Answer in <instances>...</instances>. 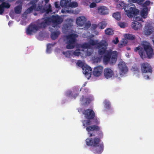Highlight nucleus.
I'll return each mask as SVG.
<instances>
[{"instance_id":"f257e3e1","label":"nucleus","mask_w":154,"mask_h":154,"mask_svg":"<svg viewBox=\"0 0 154 154\" xmlns=\"http://www.w3.org/2000/svg\"><path fill=\"white\" fill-rule=\"evenodd\" d=\"M91 120L87 119L83 120L82 121L83 125L84 128H86V130L90 137L95 136L97 133V137L99 138H87L86 140V144L95 148L94 150L95 154H101L103 150L104 146L103 143H100L101 140L99 138L103 137V134L100 127L97 125H91L92 122Z\"/></svg>"},{"instance_id":"f03ea898","label":"nucleus","mask_w":154,"mask_h":154,"mask_svg":"<svg viewBox=\"0 0 154 154\" xmlns=\"http://www.w3.org/2000/svg\"><path fill=\"white\" fill-rule=\"evenodd\" d=\"M88 43L90 47L91 46H96L98 49V53L99 55H102L105 54L103 58V61L105 64L109 63L112 65L116 63L118 57V52L116 51H107L108 44L106 41L102 40L99 42L98 40L91 39Z\"/></svg>"},{"instance_id":"7ed1b4c3","label":"nucleus","mask_w":154,"mask_h":154,"mask_svg":"<svg viewBox=\"0 0 154 154\" xmlns=\"http://www.w3.org/2000/svg\"><path fill=\"white\" fill-rule=\"evenodd\" d=\"M116 8L118 9H124L126 15L129 18L137 16L139 13L138 9L136 8L135 5L132 3L126 4L124 2H119L117 5Z\"/></svg>"},{"instance_id":"20e7f679","label":"nucleus","mask_w":154,"mask_h":154,"mask_svg":"<svg viewBox=\"0 0 154 154\" xmlns=\"http://www.w3.org/2000/svg\"><path fill=\"white\" fill-rule=\"evenodd\" d=\"M142 45L143 48L140 46H138L134 48V51L137 52L139 50V54L142 59L145 57V51L146 52L148 57L149 58H151L154 54L153 49L150 44L149 43L145 42L142 44Z\"/></svg>"},{"instance_id":"39448f33","label":"nucleus","mask_w":154,"mask_h":154,"mask_svg":"<svg viewBox=\"0 0 154 154\" xmlns=\"http://www.w3.org/2000/svg\"><path fill=\"white\" fill-rule=\"evenodd\" d=\"M49 23H51V16L44 18V22L39 23L37 24H31L28 27L26 30L28 35H31L33 33H35L40 29L45 28L47 25Z\"/></svg>"},{"instance_id":"423d86ee","label":"nucleus","mask_w":154,"mask_h":154,"mask_svg":"<svg viewBox=\"0 0 154 154\" xmlns=\"http://www.w3.org/2000/svg\"><path fill=\"white\" fill-rule=\"evenodd\" d=\"M82 113L86 119H93L94 124L98 125L100 123L97 118L95 117V113L92 109H88L84 110L82 112Z\"/></svg>"},{"instance_id":"0eeeda50","label":"nucleus","mask_w":154,"mask_h":154,"mask_svg":"<svg viewBox=\"0 0 154 154\" xmlns=\"http://www.w3.org/2000/svg\"><path fill=\"white\" fill-rule=\"evenodd\" d=\"M78 35L75 33H72L66 36L67 40L66 48L68 49H72L75 47L76 38Z\"/></svg>"},{"instance_id":"6e6552de","label":"nucleus","mask_w":154,"mask_h":154,"mask_svg":"<svg viewBox=\"0 0 154 154\" xmlns=\"http://www.w3.org/2000/svg\"><path fill=\"white\" fill-rule=\"evenodd\" d=\"M51 23L53 27H57L63 22V18L58 15H53L51 16Z\"/></svg>"},{"instance_id":"1a4fd4ad","label":"nucleus","mask_w":154,"mask_h":154,"mask_svg":"<svg viewBox=\"0 0 154 154\" xmlns=\"http://www.w3.org/2000/svg\"><path fill=\"white\" fill-rule=\"evenodd\" d=\"M141 70L142 73H152V69L149 64L146 62L140 64Z\"/></svg>"},{"instance_id":"9d476101","label":"nucleus","mask_w":154,"mask_h":154,"mask_svg":"<svg viewBox=\"0 0 154 154\" xmlns=\"http://www.w3.org/2000/svg\"><path fill=\"white\" fill-rule=\"evenodd\" d=\"M104 76L107 79H109L114 76L115 74L113 70L111 68L107 67L105 68L103 71Z\"/></svg>"},{"instance_id":"9b49d317","label":"nucleus","mask_w":154,"mask_h":154,"mask_svg":"<svg viewBox=\"0 0 154 154\" xmlns=\"http://www.w3.org/2000/svg\"><path fill=\"white\" fill-rule=\"evenodd\" d=\"M118 66L119 70L122 73L125 74L128 72V68L125 62H120L119 63Z\"/></svg>"},{"instance_id":"f8f14e48","label":"nucleus","mask_w":154,"mask_h":154,"mask_svg":"<svg viewBox=\"0 0 154 154\" xmlns=\"http://www.w3.org/2000/svg\"><path fill=\"white\" fill-rule=\"evenodd\" d=\"M98 13L100 15H104L109 13V11L107 8L104 6H99L97 8Z\"/></svg>"},{"instance_id":"ddd939ff","label":"nucleus","mask_w":154,"mask_h":154,"mask_svg":"<svg viewBox=\"0 0 154 154\" xmlns=\"http://www.w3.org/2000/svg\"><path fill=\"white\" fill-rule=\"evenodd\" d=\"M103 67L101 66H98L94 68L93 71V75L95 76H100L102 72Z\"/></svg>"},{"instance_id":"4468645a","label":"nucleus","mask_w":154,"mask_h":154,"mask_svg":"<svg viewBox=\"0 0 154 154\" xmlns=\"http://www.w3.org/2000/svg\"><path fill=\"white\" fill-rule=\"evenodd\" d=\"M86 21V18L85 17H80L76 19V23L78 26H82L85 23Z\"/></svg>"},{"instance_id":"2eb2a0df","label":"nucleus","mask_w":154,"mask_h":154,"mask_svg":"<svg viewBox=\"0 0 154 154\" xmlns=\"http://www.w3.org/2000/svg\"><path fill=\"white\" fill-rule=\"evenodd\" d=\"M83 72L86 75H89L90 76L92 71L91 68L89 66L85 65L82 68Z\"/></svg>"},{"instance_id":"dca6fc26","label":"nucleus","mask_w":154,"mask_h":154,"mask_svg":"<svg viewBox=\"0 0 154 154\" xmlns=\"http://www.w3.org/2000/svg\"><path fill=\"white\" fill-rule=\"evenodd\" d=\"M10 5L8 3L3 2L0 5V14H2L4 11V8H8L10 7Z\"/></svg>"},{"instance_id":"f3484780","label":"nucleus","mask_w":154,"mask_h":154,"mask_svg":"<svg viewBox=\"0 0 154 154\" xmlns=\"http://www.w3.org/2000/svg\"><path fill=\"white\" fill-rule=\"evenodd\" d=\"M131 27L134 29L137 30L140 28L142 27V25L140 23L135 21L132 23Z\"/></svg>"},{"instance_id":"a211bd4d","label":"nucleus","mask_w":154,"mask_h":154,"mask_svg":"<svg viewBox=\"0 0 154 154\" xmlns=\"http://www.w3.org/2000/svg\"><path fill=\"white\" fill-rule=\"evenodd\" d=\"M71 2V0H61L60 2V5L62 7H69Z\"/></svg>"},{"instance_id":"6ab92c4d","label":"nucleus","mask_w":154,"mask_h":154,"mask_svg":"<svg viewBox=\"0 0 154 154\" xmlns=\"http://www.w3.org/2000/svg\"><path fill=\"white\" fill-rule=\"evenodd\" d=\"M148 13V8L147 7H145L140 12L141 16L144 18L147 17Z\"/></svg>"},{"instance_id":"aec40b11","label":"nucleus","mask_w":154,"mask_h":154,"mask_svg":"<svg viewBox=\"0 0 154 154\" xmlns=\"http://www.w3.org/2000/svg\"><path fill=\"white\" fill-rule=\"evenodd\" d=\"M66 22L67 23L64 26V27L69 28L73 26V21L72 19L70 18L66 20Z\"/></svg>"},{"instance_id":"412c9836","label":"nucleus","mask_w":154,"mask_h":154,"mask_svg":"<svg viewBox=\"0 0 154 154\" xmlns=\"http://www.w3.org/2000/svg\"><path fill=\"white\" fill-rule=\"evenodd\" d=\"M152 30L151 26L147 25L146 26L144 30L145 34L147 35H150L152 33Z\"/></svg>"},{"instance_id":"4be33fe9","label":"nucleus","mask_w":154,"mask_h":154,"mask_svg":"<svg viewBox=\"0 0 154 154\" xmlns=\"http://www.w3.org/2000/svg\"><path fill=\"white\" fill-rule=\"evenodd\" d=\"M60 33V32L59 31L52 32L51 35V39L53 40L56 39L58 37Z\"/></svg>"},{"instance_id":"5701e85b","label":"nucleus","mask_w":154,"mask_h":154,"mask_svg":"<svg viewBox=\"0 0 154 154\" xmlns=\"http://www.w3.org/2000/svg\"><path fill=\"white\" fill-rule=\"evenodd\" d=\"M107 23L106 21H102L98 24V27L100 29H104L106 26Z\"/></svg>"},{"instance_id":"b1692460","label":"nucleus","mask_w":154,"mask_h":154,"mask_svg":"<svg viewBox=\"0 0 154 154\" xmlns=\"http://www.w3.org/2000/svg\"><path fill=\"white\" fill-rule=\"evenodd\" d=\"M84 100V97L83 95H82L80 99L81 101L82 102L85 101V104H89L91 101V99L89 97L86 98Z\"/></svg>"},{"instance_id":"393cba45","label":"nucleus","mask_w":154,"mask_h":154,"mask_svg":"<svg viewBox=\"0 0 154 154\" xmlns=\"http://www.w3.org/2000/svg\"><path fill=\"white\" fill-rule=\"evenodd\" d=\"M112 17L116 20H119L121 18V13L119 12L114 13L112 14Z\"/></svg>"},{"instance_id":"a878e982","label":"nucleus","mask_w":154,"mask_h":154,"mask_svg":"<svg viewBox=\"0 0 154 154\" xmlns=\"http://www.w3.org/2000/svg\"><path fill=\"white\" fill-rule=\"evenodd\" d=\"M22 9V6L18 5L14 8V11L16 14H19L20 13Z\"/></svg>"},{"instance_id":"bb28decb","label":"nucleus","mask_w":154,"mask_h":154,"mask_svg":"<svg viewBox=\"0 0 154 154\" xmlns=\"http://www.w3.org/2000/svg\"><path fill=\"white\" fill-rule=\"evenodd\" d=\"M124 37L130 40H133L135 38L134 36L130 34H125Z\"/></svg>"},{"instance_id":"cd10ccee","label":"nucleus","mask_w":154,"mask_h":154,"mask_svg":"<svg viewBox=\"0 0 154 154\" xmlns=\"http://www.w3.org/2000/svg\"><path fill=\"white\" fill-rule=\"evenodd\" d=\"M105 33L107 35H111L113 34V31L110 28H108L105 31Z\"/></svg>"},{"instance_id":"c85d7f7f","label":"nucleus","mask_w":154,"mask_h":154,"mask_svg":"<svg viewBox=\"0 0 154 154\" xmlns=\"http://www.w3.org/2000/svg\"><path fill=\"white\" fill-rule=\"evenodd\" d=\"M105 107L107 109H109L110 108L111 104L110 102L107 100H105L104 102Z\"/></svg>"},{"instance_id":"c756f323","label":"nucleus","mask_w":154,"mask_h":154,"mask_svg":"<svg viewBox=\"0 0 154 154\" xmlns=\"http://www.w3.org/2000/svg\"><path fill=\"white\" fill-rule=\"evenodd\" d=\"M78 6V3L75 2H70L69 3V7H71L72 8H76Z\"/></svg>"},{"instance_id":"7c9ffc66","label":"nucleus","mask_w":154,"mask_h":154,"mask_svg":"<svg viewBox=\"0 0 154 154\" xmlns=\"http://www.w3.org/2000/svg\"><path fill=\"white\" fill-rule=\"evenodd\" d=\"M52 11L51 5L50 4H49L48 6V8L45 10V12L46 13L48 14L50 12H52Z\"/></svg>"},{"instance_id":"2f4dec72","label":"nucleus","mask_w":154,"mask_h":154,"mask_svg":"<svg viewBox=\"0 0 154 154\" xmlns=\"http://www.w3.org/2000/svg\"><path fill=\"white\" fill-rule=\"evenodd\" d=\"M81 47L83 48H88L90 47V45L88 43H84L82 45Z\"/></svg>"},{"instance_id":"473e14b6","label":"nucleus","mask_w":154,"mask_h":154,"mask_svg":"<svg viewBox=\"0 0 154 154\" xmlns=\"http://www.w3.org/2000/svg\"><path fill=\"white\" fill-rule=\"evenodd\" d=\"M118 25L120 27L122 28H125L126 27V23L124 22H119L118 23Z\"/></svg>"},{"instance_id":"72a5a7b5","label":"nucleus","mask_w":154,"mask_h":154,"mask_svg":"<svg viewBox=\"0 0 154 154\" xmlns=\"http://www.w3.org/2000/svg\"><path fill=\"white\" fill-rule=\"evenodd\" d=\"M79 51L80 49H78L73 51L72 54L75 56H79L81 54V53Z\"/></svg>"},{"instance_id":"f704fd0d","label":"nucleus","mask_w":154,"mask_h":154,"mask_svg":"<svg viewBox=\"0 0 154 154\" xmlns=\"http://www.w3.org/2000/svg\"><path fill=\"white\" fill-rule=\"evenodd\" d=\"M76 64L78 66L81 67L82 69L83 68V67H84L85 66L84 65V63L80 60L78 61L77 62Z\"/></svg>"},{"instance_id":"c9c22d12","label":"nucleus","mask_w":154,"mask_h":154,"mask_svg":"<svg viewBox=\"0 0 154 154\" xmlns=\"http://www.w3.org/2000/svg\"><path fill=\"white\" fill-rule=\"evenodd\" d=\"M62 53L63 54L65 55L66 57H70L71 55V52L70 51H67L66 52L63 51Z\"/></svg>"},{"instance_id":"e433bc0d","label":"nucleus","mask_w":154,"mask_h":154,"mask_svg":"<svg viewBox=\"0 0 154 154\" xmlns=\"http://www.w3.org/2000/svg\"><path fill=\"white\" fill-rule=\"evenodd\" d=\"M132 70L134 71L137 72H139L140 70L139 68L136 66H133L132 68Z\"/></svg>"},{"instance_id":"4c0bfd02","label":"nucleus","mask_w":154,"mask_h":154,"mask_svg":"<svg viewBox=\"0 0 154 154\" xmlns=\"http://www.w3.org/2000/svg\"><path fill=\"white\" fill-rule=\"evenodd\" d=\"M52 45V44H48L47 47V49L46 51L47 53H50L51 52V46Z\"/></svg>"},{"instance_id":"58836bf2","label":"nucleus","mask_w":154,"mask_h":154,"mask_svg":"<svg viewBox=\"0 0 154 154\" xmlns=\"http://www.w3.org/2000/svg\"><path fill=\"white\" fill-rule=\"evenodd\" d=\"M150 2L149 1H146L143 4V6L145 7H147V6H148L150 5Z\"/></svg>"},{"instance_id":"ea45409f","label":"nucleus","mask_w":154,"mask_h":154,"mask_svg":"<svg viewBox=\"0 0 154 154\" xmlns=\"http://www.w3.org/2000/svg\"><path fill=\"white\" fill-rule=\"evenodd\" d=\"M66 95L68 97H71L72 96V93L71 91H69L66 92Z\"/></svg>"},{"instance_id":"a19ab883","label":"nucleus","mask_w":154,"mask_h":154,"mask_svg":"<svg viewBox=\"0 0 154 154\" xmlns=\"http://www.w3.org/2000/svg\"><path fill=\"white\" fill-rule=\"evenodd\" d=\"M119 42L118 40V37H116L115 40H113L112 41V42L115 44H117Z\"/></svg>"},{"instance_id":"79ce46f5","label":"nucleus","mask_w":154,"mask_h":154,"mask_svg":"<svg viewBox=\"0 0 154 154\" xmlns=\"http://www.w3.org/2000/svg\"><path fill=\"white\" fill-rule=\"evenodd\" d=\"M92 53L93 51L91 50L90 51L88 50L86 52V54L88 56H91L92 54Z\"/></svg>"},{"instance_id":"37998d69","label":"nucleus","mask_w":154,"mask_h":154,"mask_svg":"<svg viewBox=\"0 0 154 154\" xmlns=\"http://www.w3.org/2000/svg\"><path fill=\"white\" fill-rule=\"evenodd\" d=\"M98 27V24H93L91 27V29L92 30H95Z\"/></svg>"},{"instance_id":"c03bdc74","label":"nucleus","mask_w":154,"mask_h":154,"mask_svg":"<svg viewBox=\"0 0 154 154\" xmlns=\"http://www.w3.org/2000/svg\"><path fill=\"white\" fill-rule=\"evenodd\" d=\"M96 4L94 2H92L91 3L90 5V8H94L96 6Z\"/></svg>"},{"instance_id":"a18cd8bd","label":"nucleus","mask_w":154,"mask_h":154,"mask_svg":"<svg viewBox=\"0 0 154 154\" xmlns=\"http://www.w3.org/2000/svg\"><path fill=\"white\" fill-rule=\"evenodd\" d=\"M91 23H85V28L87 29H88L91 26Z\"/></svg>"},{"instance_id":"49530a36","label":"nucleus","mask_w":154,"mask_h":154,"mask_svg":"<svg viewBox=\"0 0 154 154\" xmlns=\"http://www.w3.org/2000/svg\"><path fill=\"white\" fill-rule=\"evenodd\" d=\"M144 0H136V3L138 4L139 5H141L142 3L144 1Z\"/></svg>"},{"instance_id":"de8ad7c7","label":"nucleus","mask_w":154,"mask_h":154,"mask_svg":"<svg viewBox=\"0 0 154 154\" xmlns=\"http://www.w3.org/2000/svg\"><path fill=\"white\" fill-rule=\"evenodd\" d=\"M54 5L56 8H60L58 2H55L54 3Z\"/></svg>"},{"instance_id":"09e8293b","label":"nucleus","mask_w":154,"mask_h":154,"mask_svg":"<svg viewBox=\"0 0 154 154\" xmlns=\"http://www.w3.org/2000/svg\"><path fill=\"white\" fill-rule=\"evenodd\" d=\"M100 58L99 57H96L94 59V61L96 62H100Z\"/></svg>"},{"instance_id":"8fccbe9b","label":"nucleus","mask_w":154,"mask_h":154,"mask_svg":"<svg viewBox=\"0 0 154 154\" xmlns=\"http://www.w3.org/2000/svg\"><path fill=\"white\" fill-rule=\"evenodd\" d=\"M94 33L96 35H98L99 34V32L97 30H95L94 32Z\"/></svg>"},{"instance_id":"3c124183","label":"nucleus","mask_w":154,"mask_h":154,"mask_svg":"<svg viewBox=\"0 0 154 154\" xmlns=\"http://www.w3.org/2000/svg\"><path fill=\"white\" fill-rule=\"evenodd\" d=\"M123 44H118V46L119 48H122L123 46Z\"/></svg>"},{"instance_id":"603ef678","label":"nucleus","mask_w":154,"mask_h":154,"mask_svg":"<svg viewBox=\"0 0 154 154\" xmlns=\"http://www.w3.org/2000/svg\"><path fill=\"white\" fill-rule=\"evenodd\" d=\"M145 79H146L149 80L150 79L149 77V75H147L145 76Z\"/></svg>"},{"instance_id":"864d4df0","label":"nucleus","mask_w":154,"mask_h":154,"mask_svg":"<svg viewBox=\"0 0 154 154\" xmlns=\"http://www.w3.org/2000/svg\"><path fill=\"white\" fill-rule=\"evenodd\" d=\"M141 18L139 17H137L136 18V20L137 21L140 20Z\"/></svg>"},{"instance_id":"5fc2aeb1","label":"nucleus","mask_w":154,"mask_h":154,"mask_svg":"<svg viewBox=\"0 0 154 154\" xmlns=\"http://www.w3.org/2000/svg\"><path fill=\"white\" fill-rule=\"evenodd\" d=\"M49 2V0H45V2L46 3H47Z\"/></svg>"},{"instance_id":"6e6d98bb","label":"nucleus","mask_w":154,"mask_h":154,"mask_svg":"<svg viewBox=\"0 0 154 154\" xmlns=\"http://www.w3.org/2000/svg\"><path fill=\"white\" fill-rule=\"evenodd\" d=\"M131 1L133 2L136 3V0H131Z\"/></svg>"},{"instance_id":"4d7b16f0","label":"nucleus","mask_w":154,"mask_h":154,"mask_svg":"<svg viewBox=\"0 0 154 154\" xmlns=\"http://www.w3.org/2000/svg\"><path fill=\"white\" fill-rule=\"evenodd\" d=\"M5 0H0V2H2V3Z\"/></svg>"},{"instance_id":"13d9d810","label":"nucleus","mask_w":154,"mask_h":154,"mask_svg":"<svg viewBox=\"0 0 154 154\" xmlns=\"http://www.w3.org/2000/svg\"><path fill=\"white\" fill-rule=\"evenodd\" d=\"M127 50H130L131 49V48H127Z\"/></svg>"},{"instance_id":"bf43d9fd","label":"nucleus","mask_w":154,"mask_h":154,"mask_svg":"<svg viewBox=\"0 0 154 154\" xmlns=\"http://www.w3.org/2000/svg\"><path fill=\"white\" fill-rule=\"evenodd\" d=\"M152 42H153V44H154V38H153L152 39Z\"/></svg>"},{"instance_id":"052dcab7","label":"nucleus","mask_w":154,"mask_h":154,"mask_svg":"<svg viewBox=\"0 0 154 154\" xmlns=\"http://www.w3.org/2000/svg\"><path fill=\"white\" fill-rule=\"evenodd\" d=\"M64 11H63V10H62L61 11V12L62 13H64Z\"/></svg>"},{"instance_id":"680f3d73","label":"nucleus","mask_w":154,"mask_h":154,"mask_svg":"<svg viewBox=\"0 0 154 154\" xmlns=\"http://www.w3.org/2000/svg\"><path fill=\"white\" fill-rule=\"evenodd\" d=\"M34 15H36L37 14L36 13H35L34 14Z\"/></svg>"},{"instance_id":"e2e57ef3","label":"nucleus","mask_w":154,"mask_h":154,"mask_svg":"<svg viewBox=\"0 0 154 154\" xmlns=\"http://www.w3.org/2000/svg\"><path fill=\"white\" fill-rule=\"evenodd\" d=\"M66 11L68 13L69 12V11L68 10H66Z\"/></svg>"},{"instance_id":"0e129e2a","label":"nucleus","mask_w":154,"mask_h":154,"mask_svg":"<svg viewBox=\"0 0 154 154\" xmlns=\"http://www.w3.org/2000/svg\"><path fill=\"white\" fill-rule=\"evenodd\" d=\"M65 28H66V29L67 28H66V27H65ZM67 29H68V28H67Z\"/></svg>"},{"instance_id":"69168bd1","label":"nucleus","mask_w":154,"mask_h":154,"mask_svg":"<svg viewBox=\"0 0 154 154\" xmlns=\"http://www.w3.org/2000/svg\"><path fill=\"white\" fill-rule=\"evenodd\" d=\"M85 84H84V86H85Z\"/></svg>"},{"instance_id":"338daca9","label":"nucleus","mask_w":154,"mask_h":154,"mask_svg":"<svg viewBox=\"0 0 154 154\" xmlns=\"http://www.w3.org/2000/svg\"><path fill=\"white\" fill-rule=\"evenodd\" d=\"M9 23H10V22H9L8 23V24L9 25Z\"/></svg>"}]
</instances>
